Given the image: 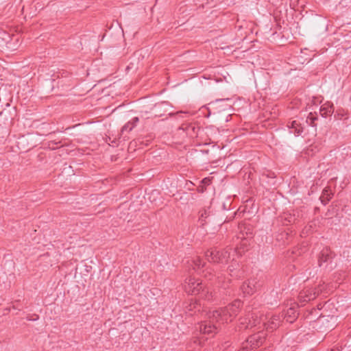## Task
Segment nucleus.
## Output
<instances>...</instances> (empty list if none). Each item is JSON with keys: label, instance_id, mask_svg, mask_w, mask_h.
Returning <instances> with one entry per match:
<instances>
[{"label": "nucleus", "instance_id": "obj_22", "mask_svg": "<svg viewBox=\"0 0 351 351\" xmlns=\"http://www.w3.org/2000/svg\"><path fill=\"white\" fill-rule=\"evenodd\" d=\"M307 291L308 292V293L304 295V297L306 298V299L304 300H306V301L313 300L315 299L317 295H318V293H317L315 291H313V290Z\"/></svg>", "mask_w": 351, "mask_h": 351}, {"label": "nucleus", "instance_id": "obj_5", "mask_svg": "<svg viewBox=\"0 0 351 351\" xmlns=\"http://www.w3.org/2000/svg\"><path fill=\"white\" fill-rule=\"evenodd\" d=\"M265 340V337L263 334L262 332H258L250 336L246 341L247 343L249 344L250 350H253L262 346Z\"/></svg>", "mask_w": 351, "mask_h": 351}, {"label": "nucleus", "instance_id": "obj_19", "mask_svg": "<svg viewBox=\"0 0 351 351\" xmlns=\"http://www.w3.org/2000/svg\"><path fill=\"white\" fill-rule=\"evenodd\" d=\"M318 119V117L317 115H314L312 112L309 113L308 115L306 122L307 124H308L310 126L312 127H316L317 124L315 121Z\"/></svg>", "mask_w": 351, "mask_h": 351}, {"label": "nucleus", "instance_id": "obj_24", "mask_svg": "<svg viewBox=\"0 0 351 351\" xmlns=\"http://www.w3.org/2000/svg\"><path fill=\"white\" fill-rule=\"evenodd\" d=\"M139 121V119L138 117H134L130 122L131 123V124L135 127V125H136V123L138 122Z\"/></svg>", "mask_w": 351, "mask_h": 351}, {"label": "nucleus", "instance_id": "obj_27", "mask_svg": "<svg viewBox=\"0 0 351 351\" xmlns=\"http://www.w3.org/2000/svg\"><path fill=\"white\" fill-rule=\"evenodd\" d=\"M40 125L42 126V129H44L45 127H48V124L45 123H41Z\"/></svg>", "mask_w": 351, "mask_h": 351}, {"label": "nucleus", "instance_id": "obj_4", "mask_svg": "<svg viewBox=\"0 0 351 351\" xmlns=\"http://www.w3.org/2000/svg\"><path fill=\"white\" fill-rule=\"evenodd\" d=\"M178 130H182L187 136L193 138L198 136L200 128L197 126L195 123H184L178 128Z\"/></svg>", "mask_w": 351, "mask_h": 351}, {"label": "nucleus", "instance_id": "obj_7", "mask_svg": "<svg viewBox=\"0 0 351 351\" xmlns=\"http://www.w3.org/2000/svg\"><path fill=\"white\" fill-rule=\"evenodd\" d=\"M333 258V252L328 247L324 248L319 253L318 257L319 265L321 267L324 263H331Z\"/></svg>", "mask_w": 351, "mask_h": 351}, {"label": "nucleus", "instance_id": "obj_33", "mask_svg": "<svg viewBox=\"0 0 351 351\" xmlns=\"http://www.w3.org/2000/svg\"><path fill=\"white\" fill-rule=\"evenodd\" d=\"M173 114H174L173 113H169L170 116H173Z\"/></svg>", "mask_w": 351, "mask_h": 351}, {"label": "nucleus", "instance_id": "obj_13", "mask_svg": "<svg viewBox=\"0 0 351 351\" xmlns=\"http://www.w3.org/2000/svg\"><path fill=\"white\" fill-rule=\"evenodd\" d=\"M185 309L188 312H200L202 310L201 304L197 300L191 299L185 306Z\"/></svg>", "mask_w": 351, "mask_h": 351}, {"label": "nucleus", "instance_id": "obj_8", "mask_svg": "<svg viewBox=\"0 0 351 351\" xmlns=\"http://www.w3.org/2000/svg\"><path fill=\"white\" fill-rule=\"evenodd\" d=\"M217 326L210 322H202L199 326V330L202 333L211 336L217 332Z\"/></svg>", "mask_w": 351, "mask_h": 351}, {"label": "nucleus", "instance_id": "obj_29", "mask_svg": "<svg viewBox=\"0 0 351 351\" xmlns=\"http://www.w3.org/2000/svg\"><path fill=\"white\" fill-rule=\"evenodd\" d=\"M58 143H56V142H55V141H51L49 142V145H58Z\"/></svg>", "mask_w": 351, "mask_h": 351}, {"label": "nucleus", "instance_id": "obj_17", "mask_svg": "<svg viewBox=\"0 0 351 351\" xmlns=\"http://www.w3.org/2000/svg\"><path fill=\"white\" fill-rule=\"evenodd\" d=\"M332 195V193L330 191V189L329 188H325L322 193L319 197V199L323 205H326L330 199H331V197Z\"/></svg>", "mask_w": 351, "mask_h": 351}, {"label": "nucleus", "instance_id": "obj_9", "mask_svg": "<svg viewBox=\"0 0 351 351\" xmlns=\"http://www.w3.org/2000/svg\"><path fill=\"white\" fill-rule=\"evenodd\" d=\"M169 108V102L162 101L154 105L152 108V114L154 117H160L167 112Z\"/></svg>", "mask_w": 351, "mask_h": 351}, {"label": "nucleus", "instance_id": "obj_15", "mask_svg": "<svg viewBox=\"0 0 351 351\" xmlns=\"http://www.w3.org/2000/svg\"><path fill=\"white\" fill-rule=\"evenodd\" d=\"M288 126L290 129L293 130V132L295 136L301 135L304 131V128L302 126L301 123L297 120H294L289 122Z\"/></svg>", "mask_w": 351, "mask_h": 351}, {"label": "nucleus", "instance_id": "obj_32", "mask_svg": "<svg viewBox=\"0 0 351 351\" xmlns=\"http://www.w3.org/2000/svg\"><path fill=\"white\" fill-rule=\"evenodd\" d=\"M180 113H182V112H177L176 114H180Z\"/></svg>", "mask_w": 351, "mask_h": 351}, {"label": "nucleus", "instance_id": "obj_30", "mask_svg": "<svg viewBox=\"0 0 351 351\" xmlns=\"http://www.w3.org/2000/svg\"><path fill=\"white\" fill-rule=\"evenodd\" d=\"M225 100H229V99H217L216 101H225Z\"/></svg>", "mask_w": 351, "mask_h": 351}, {"label": "nucleus", "instance_id": "obj_20", "mask_svg": "<svg viewBox=\"0 0 351 351\" xmlns=\"http://www.w3.org/2000/svg\"><path fill=\"white\" fill-rule=\"evenodd\" d=\"M209 216L207 210L204 209L199 211V222L201 226L206 223V219Z\"/></svg>", "mask_w": 351, "mask_h": 351}, {"label": "nucleus", "instance_id": "obj_16", "mask_svg": "<svg viewBox=\"0 0 351 351\" xmlns=\"http://www.w3.org/2000/svg\"><path fill=\"white\" fill-rule=\"evenodd\" d=\"M333 112H334V107L332 105H328V106H326V104L323 105L321 106L320 110H319L320 114L324 118H326V117L332 115Z\"/></svg>", "mask_w": 351, "mask_h": 351}, {"label": "nucleus", "instance_id": "obj_3", "mask_svg": "<svg viewBox=\"0 0 351 351\" xmlns=\"http://www.w3.org/2000/svg\"><path fill=\"white\" fill-rule=\"evenodd\" d=\"M242 306L243 302L239 300H236L231 304L223 308L222 313L226 316L228 315L231 320L238 315Z\"/></svg>", "mask_w": 351, "mask_h": 351}, {"label": "nucleus", "instance_id": "obj_11", "mask_svg": "<svg viewBox=\"0 0 351 351\" xmlns=\"http://www.w3.org/2000/svg\"><path fill=\"white\" fill-rule=\"evenodd\" d=\"M186 263L189 265V269L192 268L195 271H199L203 269L206 265V263L202 261L199 257H196L191 260L186 261Z\"/></svg>", "mask_w": 351, "mask_h": 351}, {"label": "nucleus", "instance_id": "obj_6", "mask_svg": "<svg viewBox=\"0 0 351 351\" xmlns=\"http://www.w3.org/2000/svg\"><path fill=\"white\" fill-rule=\"evenodd\" d=\"M298 306H293L283 310L281 316L282 319H285L287 322L293 323L296 320L299 313H298Z\"/></svg>", "mask_w": 351, "mask_h": 351}, {"label": "nucleus", "instance_id": "obj_28", "mask_svg": "<svg viewBox=\"0 0 351 351\" xmlns=\"http://www.w3.org/2000/svg\"><path fill=\"white\" fill-rule=\"evenodd\" d=\"M268 176L271 177V178H274L275 177L274 173L270 172L269 174L268 175Z\"/></svg>", "mask_w": 351, "mask_h": 351}, {"label": "nucleus", "instance_id": "obj_21", "mask_svg": "<svg viewBox=\"0 0 351 351\" xmlns=\"http://www.w3.org/2000/svg\"><path fill=\"white\" fill-rule=\"evenodd\" d=\"M222 311H223V308H221L220 310L214 311L213 312V317L217 319L220 317L222 319V320L228 321V317H227L226 315H224L222 313Z\"/></svg>", "mask_w": 351, "mask_h": 351}, {"label": "nucleus", "instance_id": "obj_25", "mask_svg": "<svg viewBox=\"0 0 351 351\" xmlns=\"http://www.w3.org/2000/svg\"><path fill=\"white\" fill-rule=\"evenodd\" d=\"M210 178H204L202 180V183L204 184H210Z\"/></svg>", "mask_w": 351, "mask_h": 351}, {"label": "nucleus", "instance_id": "obj_10", "mask_svg": "<svg viewBox=\"0 0 351 351\" xmlns=\"http://www.w3.org/2000/svg\"><path fill=\"white\" fill-rule=\"evenodd\" d=\"M255 279L247 280L241 285V290L245 294L252 295L257 289Z\"/></svg>", "mask_w": 351, "mask_h": 351}, {"label": "nucleus", "instance_id": "obj_2", "mask_svg": "<svg viewBox=\"0 0 351 351\" xmlns=\"http://www.w3.org/2000/svg\"><path fill=\"white\" fill-rule=\"evenodd\" d=\"M207 260L213 263L226 264L230 257V249L212 247L205 252Z\"/></svg>", "mask_w": 351, "mask_h": 351}, {"label": "nucleus", "instance_id": "obj_12", "mask_svg": "<svg viewBox=\"0 0 351 351\" xmlns=\"http://www.w3.org/2000/svg\"><path fill=\"white\" fill-rule=\"evenodd\" d=\"M282 319V317L281 316V314L274 315L271 317L270 321H269V322L266 324L267 330L271 332L274 330L276 329L280 326Z\"/></svg>", "mask_w": 351, "mask_h": 351}, {"label": "nucleus", "instance_id": "obj_23", "mask_svg": "<svg viewBox=\"0 0 351 351\" xmlns=\"http://www.w3.org/2000/svg\"><path fill=\"white\" fill-rule=\"evenodd\" d=\"M134 127L131 124L130 121L125 123L121 129V132L123 133L125 131H131Z\"/></svg>", "mask_w": 351, "mask_h": 351}, {"label": "nucleus", "instance_id": "obj_14", "mask_svg": "<svg viewBox=\"0 0 351 351\" xmlns=\"http://www.w3.org/2000/svg\"><path fill=\"white\" fill-rule=\"evenodd\" d=\"M239 265L237 261H232L228 267L229 274L232 277L239 278L241 277V270L239 269Z\"/></svg>", "mask_w": 351, "mask_h": 351}, {"label": "nucleus", "instance_id": "obj_1", "mask_svg": "<svg viewBox=\"0 0 351 351\" xmlns=\"http://www.w3.org/2000/svg\"><path fill=\"white\" fill-rule=\"evenodd\" d=\"M186 291L192 295H199L200 298L206 300L216 298L215 293L210 291L200 280L189 279Z\"/></svg>", "mask_w": 351, "mask_h": 351}, {"label": "nucleus", "instance_id": "obj_26", "mask_svg": "<svg viewBox=\"0 0 351 351\" xmlns=\"http://www.w3.org/2000/svg\"><path fill=\"white\" fill-rule=\"evenodd\" d=\"M250 347H248V345H246L245 346H243V348L239 351H251Z\"/></svg>", "mask_w": 351, "mask_h": 351}, {"label": "nucleus", "instance_id": "obj_31", "mask_svg": "<svg viewBox=\"0 0 351 351\" xmlns=\"http://www.w3.org/2000/svg\"><path fill=\"white\" fill-rule=\"evenodd\" d=\"M285 235H286V237H287V239H288V237H289V234L288 232H286V233H285Z\"/></svg>", "mask_w": 351, "mask_h": 351}, {"label": "nucleus", "instance_id": "obj_18", "mask_svg": "<svg viewBox=\"0 0 351 351\" xmlns=\"http://www.w3.org/2000/svg\"><path fill=\"white\" fill-rule=\"evenodd\" d=\"M282 221H283L284 225H289V223H294L297 221V217L295 214H291L289 213H285L282 216H281Z\"/></svg>", "mask_w": 351, "mask_h": 351}]
</instances>
